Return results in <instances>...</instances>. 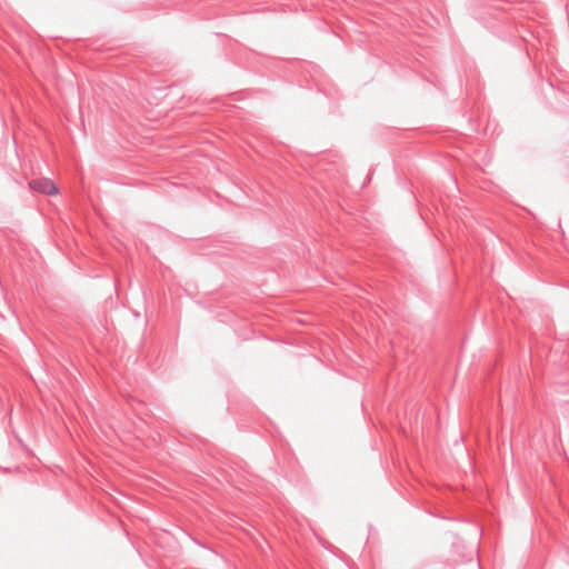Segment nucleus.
I'll use <instances>...</instances> for the list:
<instances>
[{
	"instance_id": "f257e3e1",
	"label": "nucleus",
	"mask_w": 569,
	"mask_h": 569,
	"mask_svg": "<svg viewBox=\"0 0 569 569\" xmlns=\"http://www.w3.org/2000/svg\"><path fill=\"white\" fill-rule=\"evenodd\" d=\"M29 187L43 194L57 196L59 190L54 182L48 178H39L30 181Z\"/></svg>"
}]
</instances>
